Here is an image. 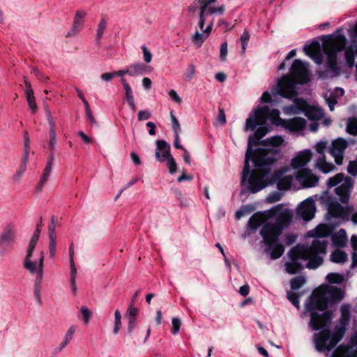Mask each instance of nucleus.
<instances>
[{
  "label": "nucleus",
  "instance_id": "nucleus-1",
  "mask_svg": "<svg viewBox=\"0 0 357 357\" xmlns=\"http://www.w3.org/2000/svg\"><path fill=\"white\" fill-rule=\"evenodd\" d=\"M279 114L278 109L271 110L268 106H262L257 107L246 119L245 130L255 131L248 138L241 185L250 193L258 192L271 183L269 175L273 165L277 161L278 152L274 149H254L252 146L261 144V139L268 131L266 125L267 119H274Z\"/></svg>",
  "mask_w": 357,
  "mask_h": 357
},
{
  "label": "nucleus",
  "instance_id": "nucleus-2",
  "mask_svg": "<svg viewBox=\"0 0 357 357\" xmlns=\"http://www.w3.org/2000/svg\"><path fill=\"white\" fill-rule=\"evenodd\" d=\"M343 298V293L339 288L335 287L326 291L312 293L305 303V314H308L309 327L314 331H320L313 335V342L319 352H324L326 356L342 340L345 329L335 326L331 332L333 312L326 310L330 301H338Z\"/></svg>",
  "mask_w": 357,
  "mask_h": 357
},
{
  "label": "nucleus",
  "instance_id": "nucleus-3",
  "mask_svg": "<svg viewBox=\"0 0 357 357\" xmlns=\"http://www.w3.org/2000/svg\"><path fill=\"white\" fill-rule=\"evenodd\" d=\"M269 217L273 218L275 221L265 222L259 233L265 252L271 259H277L284 252L285 248L281 242L280 236L290 225L292 216L288 209H284L282 204H278L269 210Z\"/></svg>",
  "mask_w": 357,
  "mask_h": 357
},
{
  "label": "nucleus",
  "instance_id": "nucleus-4",
  "mask_svg": "<svg viewBox=\"0 0 357 357\" xmlns=\"http://www.w3.org/2000/svg\"><path fill=\"white\" fill-rule=\"evenodd\" d=\"M328 241L324 236L312 240L310 245H296L289 252V261L285 263L286 271L291 275L299 273L303 269L301 261H307L306 267L310 269L318 268L324 262L326 253Z\"/></svg>",
  "mask_w": 357,
  "mask_h": 357
},
{
  "label": "nucleus",
  "instance_id": "nucleus-5",
  "mask_svg": "<svg viewBox=\"0 0 357 357\" xmlns=\"http://www.w3.org/2000/svg\"><path fill=\"white\" fill-rule=\"evenodd\" d=\"M289 70L291 75L289 74L283 75L278 80L275 89V92L273 93L296 101L298 100L296 85L307 83L310 80V75L307 63L301 59H295Z\"/></svg>",
  "mask_w": 357,
  "mask_h": 357
},
{
  "label": "nucleus",
  "instance_id": "nucleus-6",
  "mask_svg": "<svg viewBox=\"0 0 357 357\" xmlns=\"http://www.w3.org/2000/svg\"><path fill=\"white\" fill-rule=\"evenodd\" d=\"M321 199L326 206L328 215L332 218H340L343 220L349 219L351 211V206H342L334 197L331 196L322 197Z\"/></svg>",
  "mask_w": 357,
  "mask_h": 357
},
{
  "label": "nucleus",
  "instance_id": "nucleus-7",
  "mask_svg": "<svg viewBox=\"0 0 357 357\" xmlns=\"http://www.w3.org/2000/svg\"><path fill=\"white\" fill-rule=\"evenodd\" d=\"M43 261L44 252L42 251L40 253V257L38 261L33 262L31 259H25L24 262V267L31 274H36L35 284H41L43 275Z\"/></svg>",
  "mask_w": 357,
  "mask_h": 357
},
{
  "label": "nucleus",
  "instance_id": "nucleus-8",
  "mask_svg": "<svg viewBox=\"0 0 357 357\" xmlns=\"http://www.w3.org/2000/svg\"><path fill=\"white\" fill-rule=\"evenodd\" d=\"M348 146L346 139L337 138L335 139L330 146L329 153L334 158L335 162L337 165H341L343 162L345 149Z\"/></svg>",
  "mask_w": 357,
  "mask_h": 357
},
{
  "label": "nucleus",
  "instance_id": "nucleus-9",
  "mask_svg": "<svg viewBox=\"0 0 357 357\" xmlns=\"http://www.w3.org/2000/svg\"><path fill=\"white\" fill-rule=\"evenodd\" d=\"M15 231L11 225H8L0 234V253L4 254L11 248L15 240Z\"/></svg>",
  "mask_w": 357,
  "mask_h": 357
},
{
  "label": "nucleus",
  "instance_id": "nucleus-10",
  "mask_svg": "<svg viewBox=\"0 0 357 357\" xmlns=\"http://www.w3.org/2000/svg\"><path fill=\"white\" fill-rule=\"evenodd\" d=\"M316 212L315 203L312 198H307L303 201L298 207V215L305 221L312 220Z\"/></svg>",
  "mask_w": 357,
  "mask_h": 357
},
{
  "label": "nucleus",
  "instance_id": "nucleus-11",
  "mask_svg": "<svg viewBox=\"0 0 357 357\" xmlns=\"http://www.w3.org/2000/svg\"><path fill=\"white\" fill-rule=\"evenodd\" d=\"M296 180L305 188L315 186L319 181V177L314 174L308 168H303L298 171Z\"/></svg>",
  "mask_w": 357,
  "mask_h": 357
},
{
  "label": "nucleus",
  "instance_id": "nucleus-12",
  "mask_svg": "<svg viewBox=\"0 0 357 357\" xmlns=\"http://www.w3.org/2000/svg\"><path fill=\"white\" fill-rule=\"evenodd\" d=\"M278 119L279 122L278 124L281 125L286 130L297 132L302 130L305 128L306 126V121L305 119L301 117H294L290 119H282L278 116H276Z\"/></svg>",
  "mask_w": 357,
  "mask_h": 357
},
{
  "label": "nucleus",
  "instance_id": "nucleus-13",
  "mask_svg": "<svg viewBox=\"0 0 357 357\" xmlns=\"http://www.w3.org/2000/svg\"><path fill=\"white\" fill-rule=\"evenodd\" d=\"M353 184V179L347 176L345 178L344 182L335 188V193L339 197L340 201L342 203L347 204L349 202Z\"/></svg>",
  "mask_w": 357,
  "mask_h": 357
},
{
  "label": "nucleus",
  "instance_id": "nucleus-14",
  "mask_svg": "<svg viewBox=\"0 0 357 357\" xmlns=\"http://www.w3.org/2000/svg\"><path fill=\"white\" fill-rule=\"evenodd\" d=\"M286 169H280L275 171L272 175V180L273 182H277V187L280 190H288L292 183L293 177L291 176L282 175L285 173Z\"/></svg>",
  "mask_w": 357,
  "mask_h": 357
},
{
  "label": "nucleus",
  "instance_id": "nucleus-15",
  "mask_svg": "<svg viewBox=\"0 0 357 357\" xmlns=\"http://www.w3.org/2000/svg\"><path fill=\"white\" fill-rule=\"evenodd\" d=\"M312 156L310 149H305L291 160V165L295 169L304 167L310 161Z\"/></svg>",
  "mask_w": 357,
  "mask_h": 357
},
{
  "label": "nucleus",
  "instance_id": "nucleus-16",
  "mask_svg": "<svg viewBox=\"0 0 357 357\" xmlns=\"http://www.w3.org/2000/svg\"><path fill=\"white\" fill-rule=\"evenodd\" d=\"M170 145L163 139H158L156 141L155 158L157 160L162 162L169 157Z\"/></svg>",
  "mask_w": 357,
  "mask_h": 357
},
{
  "label": "nucleus",
  "instance_id": "nucleus-17",
  "mask_svg": "<svg viewBox=\"0 0 357 357\" xmlns=\"http://www.w3.org/2000/svg\"><path fill=\"white\" fill-rule=\"evenodd\" d=\"M54 160V152L50 151L49 158L47 159V162L46 166L44 169V172L42 175V177L36 187V190L37 192H41L43 186L46 183L47 181L50 178L52 169L53 161Z\"/></svg>",
  "mask_w": 357,
  "mask_h": 357
},
{
  "label": "nucleus",
  "instance_id": "nucleus-18",
  "mask_svg": "<svg viewBox=\"0 0 357 357\" xmlns=\"http://www.w3.org/2000/svg\"><path fill=\"white\" fill-rule=\"evenodd\" d=\"M86 13L83 10L76 12L71 29L67 33L66 37H71L77 35L80 31L84 22Z\"/></svg>",
  "mask_w": 357,
  "mask_h": 357
},
{
  "label": "nucleus",
  "instance_id": "nucleus-19",
  "mask_svg": "<svg viewBox=\"0 0 357 357\" xmlns=\"http://www.w3.org/2000/svg\"><path fill=\"white\" fill-rule=\"evenodd\" d=\"M213 25V22H211L207 24L206 29L202 31V33H200L199 31L197 30L195 33L192 36V42L197 47H201L204 42L208 38L212 31Z\"/></svg>",
  "mask_w": 357,
  "mask_h": 357
},
{
  "label": "nucleus",
  "instance_id": "nucleus-20",
  "mask_svg": "<svg viewBox=\"0 0 357 357\" xmlns=\"http://www.w3.org/2000/svg\"><path fill=\"white\" fill-rule=\"evenodd\" d=\"M315 167L324 174H328L335 169V166L326 160V155L318 156L315 162Z\"/></svg>",
  "mask_w": 357,
  "mask_h": 357
},
{
  "label": "nucleus",
  "instance_id": "nucleus-21",
  "mask_svg": "<svg viewBox=\"0 0 357 357\" xmlns=\"http://www.w3.org/2000/svg\"><path fill=\"white\" fill-rule=\"evenodd\" d=\"M283 142L284 139L282 137L275 136L262 140L261 145L266 146H270L271 147L269 149H274L276 150V151L278 152V156L277 158L278 160L281 157L280 150L279 149L278 146H280Z\"/></svg>",
  "mask_w": 357,
  "mask_h": 357
},
{
  "label": "nucleus",
  "instance_id": "nucleus-22",
  "mask_svg": "<svg viewBox=\"0 0 357 357\" xmlns=\"http://www.w3.org/2000/svg\"><path fill=\"white\" fill-rule=\"evenodd\" d=\"M333 244L339 248L346 245L347 242V236L344 229H340L337 232L333 234L331 236Z\"/></svg>",
  "mask_w": 357,
  "mask_h": 357
},
{
  "label": "nucleus",
  "instance_id": "nucleus-23",
  "mask_svg": "<svg viewBox=\"0 0 357 357\" xmlns=\"http://www.w3.org/2000/svg\"><path fill=\"white\" fill-rule=\"evenodd\" d=\"M354 353L351 348L341 344L333 351L330 357H354Z\"/></svg>",
  "mask_w": 357,
  "mask_h": 357
},
{
  "label": "nucleus",
  "instance_id": "nucleus-24",
  "mask_svg": "<svg viewBox=\"0 0 357 357\" xmlns=\"http://www.w3.org/2000/svg\"><path fill=\"white\" fill-rule=\"evenodd\" d=\"M347 253L340 250H335L331 254V260L333 263L344 264L347 261Z\"/></svg>",
  "mask_w": 357,
  "mask_h": 357
},
{
  "label": "nucleus",
  "instance_id": "nucleus-25",
  "mask_svg": "<svg viewBox=\"0 0 357 357\" xmlns=\"http://www.w3.org/2000/svg\"><path fill=\"white\" fill-rule=\"evenodd\" d=\"M40 234V229H36L29 244V247L27 249V253L26 255L25 259H31L32 256V253L33 250L35 249V247L36 245V243L38 241L39 236Z\"/></svg>",
  "mask_w": 357,
  "mask_h": 357
},
{
  "label": "nucleus",
  "instance_id": "nucleus-26",
  "mask_svg": "<svg viewBox=\"0 0 357 357\" xmlns=\"http://www.w3.org/2000/svg\"><path fill=\"white\" fill-rule=\"evenodd\" d=\"M107 22L105 17H102L97 28L96 33V42L98 45L100 44V40L104 34V32L107 28Z\"/></svg>",
  "mask_w": 357,
  "mask_h": 357
},
{
  "label": "nucleus",
  "instance_id": "nucleus-27",
  "mask_svg": "<svg viewBox=\"0 0 357 357\" xmlns=\"http://www.w3.org/2000/svg\"><path fill=\"white\" fill-rule=\"evenodd\" d=\"M346 177L343 173H338L335 174L334 176L331 177L327 181V186L328 188H331L333 187L336 186L342 181H344Z\"/></svg>",
  "mask_w": 357,
  "mask_h": 357
},
{
  "label": "nucleus",
  "instance_id": "nucleus-28",
  "mask_svg": "<svg viewBox=\"0 0 357 357\" xmlns=\"http://www.w3.org/2000/svg\"><path fill=\"white\" fill-rule=\"evenodd\" d=\"M305 282L306 280L304 276H296L290 280L291 288L293 290H298L304 285Z\"/></svg>",
  "mask_w": 357,
  "mask_h": 357
},
{
  "label": "nucleus",
  "instance_id": "nucleus-29",
  "mask_svg": "<svg viewBox=\"0 0 357 357\" xmlns=\"http://www.w3.org/2000/svg\"><path fill=\"white\" fill-rule=\"evenodd\" d=\"M130 76H135L136 75L142 74L145 70L146 66L140 63H135L128 66Z\"/></svg>",
  "mask_w": 357,
  "mask_h": 357
},
{
  "label": "nucleus",
  "instance_id": "nucleus-30",
  "mask_svg": "<svg viewBox=\"0 0 357 357\" xmlns=\"http://www.w3.org/2000/svg\"><path fill=\"white\" fill-rule=\"evenodd\" d=\"M305 116L309 119L317 120L321 117L322 113L320 109L312 107L306 110Z\"/></svg>",
  "mask_w": 357,
  "mask_h": 357
},
{
  "label": "nucleus",
  "instance_id": "nucleus-31",
  "mask_svg": "<svg viewBox=\"0 0 357 357\" xmlns=\"http://www.w3.org/2000/svg\"><path fill=\"white\" fill-rule=\"evenodd\" d=\"M346 47H340L338 46H335L333 47H331L330 50H328L326 52L327 55V60L328 61H337V55L338 52L344 50Z\"/></svg>",
  "mask_w": 357,
  "mask_h": 357
},
{
  "label": "nucleus",
  "instance_id": "nucleus-32",
  "mask_svg": "<svg viewBox=\"0 0 357 357\" xmlns=\"http://www.w3.org/2000/svg\"><path fill=\"white\" fill-rule=\"evenodd\" d=\"M326 280L331 284H340L342 282L343 277L337 273H330L327 275Z\"/></svg>",
  "mask_w": 357,
  "mask_h": 357
},
{
  "label": "nucleus",
  "instance_id": "nucleus-33",
  "mask_svg": "<svg viewBox=\"0 0 357 357\" xmlns=\"http://www.w3.org/2000/svg\"><path fill=\"white\" fill-rule=\"evenodd\" d=\"M79 313L82 314V319L83 320L85 325H88L89 323L91 312L88 307L83 305L79 309Z\"/></svg>",
  "mask_w": 357,
  "mask_h": 357
},
{
  "label": "nucleus",
  "instance_id": "nucleus-34",
  "mask_svg": "<svg viewBox=\"0 0 357 357\" xmlns=\"http://www.w3.org/2000/svg\"><path fill=\"white\" fill-rule=\"evenodd\" d=\"M25 95L27 100L28 105L31 110V113L34 114L37 111L38 108L36 102V99L34 97V93L33 92H29V93H26Z\"/></svg>",
  "mask_w": 357,
  "mask_h": 357
},
{
  "label": "nucleus",
  "instance_id": "nucleus-35",
  "mask_svg": "<svg viewBox=\"0 0 357 357\" xmlns=\"http://www.w3.org/2000/svg\"><path fill=\"white\" fill-rule=\"evenodd\" d=\"M261 225V220L259 216L257 214L252 215L248 220V226L253 229L256 230Z\"/></svg>",
  "mask_w": 357,
  "mask_h": 357
},
{
  "label": "nucleus",
  "instance_id": "nucleus-36",
  "mask_svg": "<svg viewBox=\"0 0 357 357\" xmlns=\"http://www.w3.org/2000/svg\"><path fill=\"white\" fill-rule=\"evenodd\" d=\"M121 314L119 310H116L114 312V326L113 329L114 334H117L121 326Z\"/></svg>",
  "mask_w": 357,
  "mask_h": 357
},
{
  "label": "nucleus",
  "instance_id": "nucleus-37",
  "mask_svg": "<svg viewBox=\"0 0 357 357\" xmlns=\"http://www.w3.org/2000/svg\"><path fill=\"white\" fill-rule=\"evenodd\" d=\"M167 160V165L169 169V173L174 174L177 171V165L175 162L174 158L172 155L165 159Z\"/></svg>",
  "mask_w": 357,
  "mask_h": 357
},
{
  "label": "nucleus",
  "instance_id": "nucleus-38",
  "mask_svg": "<svg viewBox=\"0 0 357 357\" xmlns=\"http://www.w3.org/2000/svg\"><path fill=\"white\" fill-rule=\"evenodd\" d=\"M249 39H250V33L247 29H245L241 36V51H242L243 54H244L245 52L247 44H248Z\"/></svg>",
  "mask_w": 357,
  "mask_h": 357
},
{
  "label": "nucleus",
  "instance_id": "nucleus-39",
  "mask_svg": "<svg viewBox=\"0 0 357 357\" xmlns=\"http://www.w3.org/2000/svg\"><path fill=\"white\" fill-rule=\"evenodd\" d=\"M45 113H46V116H47V120L48 124L50 126V132H53V133H56L55 121H54V118L52 116L51 112L48 107L45 108Z\"/></svg>",
  "mask_w": 357,
  "mask_h": 357
},
{
  "label": "nucleus",
  "instance_id": "nucleus-40",
  "mask_svg": "<svg viewBox=\"0 0 357 357\" xmlns=\"http://www.w3.org/2000/svg\"><path fill=\"white\" fill-rule=\"evenodd\" d=\"M172 328L171 329V333L174 335H177L180 331L181 325V319L177 317H173L172 319Z\"/></svg>",
  "mask_w": 357,
  "mask_h": 357
},
{
  "label": "nucleus",
  "instance_id": "nucleus-41",
  "mask_svg": "<svg viewBox=\"0 0 357 357\" xmlns=\"http://www.w3.org/2000/svg\"><path fill=\"white\" fill-rule=\"evenodd\" d=\"M287 298L295 307H299V297L296 293L288 291L287 293Z\"/></svg>",
  "mask_w": 357,
  "mask_h": 357
},
{
  "label": "nucleus",
  "instance_id": "nucleus-42",
  "mask_svg": "<svg viewBox=\"0 0 357 357\" xmlns=\"http://www.w3.org/2000/svg\"><path fill=\"white\" fill-rule=\"evenodd\" d=\"M195 66L192 63H190L188 66L185 79L187 81H191L192 79L195 77Z\"/></svg>",
  "mask_w": 357,
  "mask_h": 357
},
{
  "label": "nucleus",
  "instance_id": "nucleus-43",
  "mask_svg": "<svg viewBox=\"0 0 357 357\" xmlns=\"http://www.w3.org/2000/svg\"><path fill=\"white\" fill-rule=\"evenodd\" d=\"M228 52V45L227 42L225 41L222 43L220 45V59L222 61H225L227 60V56Z\"/></svg>",
  "mask_w": 357,
  "mask_h": 357
},
{
  "label": "nucleus",
  "instance_id": "nucleus-44",
  "mask_svg": "<svg viewBox=\"0 0 357 357\" xmlns=\"http://www.w3.org/2000/svg\"><path fill=\"white\" fill-rule=\"evenodd\" d=\"M50 243H49V250H50V257L52 259H54L56 254V237H49Z\"/></svg>",
  "mask_w": 357,
  "mask_h": 357
},
{
  "label": "nucleus",
  "instance_id": "nucleus-45",
  "mask_svg": "<svg viewBox=\"0 0 357 357\" xmlns=\"http://www.w3.org/2000/svg\"><path fill=\"white\" fill-rule=\"evenodd\" d=\"M57 223V218L53 215L51 218V224L48 227L49 237H56L55 228Z\"/></svg>",
  "mask_w": 357,
  "mask_h": 357
},
{
  "label": "nucleus",
  "instance_id": "nucleus-46",
  "mask_svg": "<svg viewBox=\"0 0 357 357\" xmlns=\"http://www.w3.org/2000/svg\"><path fill=\"white\" fill-rule=\"evenodd\" d=\"M171 120L172 123V130L174 134L179 133L181 131V125L179 123V121L176 118V116L173 114L172 112H171Z\"/></svg>",
  "mask_w": 357,
  "mask_h": 357
},
{
  "label": "nucleus",
  "instance_id": "nucleus-47",
  "mask_svg": "<svg viewBox=\"0 0 357 357\" xmlns=\"http://www.w3.org/2000/svg\"><path fill=\"white\" fill-rule=\"evenodd\" d=\"M225 11V7L224 5L219 6L218 8L215 7H208L206 11V15H212L214 13H218L220 15H222Z\"/></svg>",
  "mask_w": 357,
  "mask_h": 357
},
{
  "label": "nucleus",
  "instance_id": "nucleus-48",
  "mask_svg": "<svg viewBox=\"0 0 357 357\" xmlns=\"http://www.w3.org/2000/svg\"><path fill=\"white\" fill-rule=\"evenodd\" d=\"M349 319H350L349 310L346 307H342L341 309V317H340L341 323L348 322Z\"/></svg>",
  "mask_w": 357,
  "mask_h": 357
},
{
  "label": "nucleus",
  "instance_id": "nucleus-49",
  "mask_svg": "<svg viewBox=\"0 0 357 357\" xmlns=\"http://www.w3.org/2000/svg\"><path fill=\"white\" fill-rule=\"evenodd\" d=\"M40 290H41V284H34L33 294H34L36 302L39 305H42Z\"/></svg>",
  "mask_w": 357,
  "mask_h": 357
},
{
  "label": "nucleus",
  "instance_id": "nucleus-50",
  "mask_svg": "<svg viewBox=\"0 0 357 357\" xmlns=\"http://www.w3.org/2000/svg\"><path fill=\"white\" fill-rule=\"evenodd\" d=\"M326 148V142L320 141L318 143H317L315 146L316 151L317 153L319 154V156H321L322 155H325L324 152Z\"/></svg>",
  "mask_w": 357,
  "mask_h": 357
},
{
  "label": "nucleus",
  "instance_id": "nucleus-51",
  "mask_svg": "<svg viewBox=\"0 0 357 357\" xmlns=\"http://www.w3.org/2000/svg\"><path fill=\"white\" fill-rule=\"evenodd\" d=\"M349 34L351 38V44H357V22L349 31Z\"/></svg>",
  "mask_w": 357,
  "mask_h": 357
},
{
  "label": "nucleus",
  "instance_id": "nucleus-52",
  "mask_svg": "<svg viewBox=\"0 0 357 357\" xmlns=\"http://www.w3.org/2000/svg\"><path fill=\"white\" fill-rule=\"evenodd\" d=\"M84 109H85V111H86V114L88 120L92 124L96 123V122L95 118L93 117V116L92 114V112H91V111L90 109V107H89V102H85V104H84Z\"/></svg>",
  "mask_w": 357,
  "mask_h": 357
},
{
  "label": "nucleus",
  "instance_id": "nucleus-53",
  "mask_svg": "<svg viewBox=\"0 0 357 357\" xmlns=\"http://www.w3.org/2000/svg\"><path fill=\"white\" fill-rule=\"evenodd\" d=\"M281 198H282V195L280 192H274L270 194L267 197V201L269 203H274V202H276L280 200Z\"/></svg>",
  "mask_w": 357,
  "mask_h": 357
},
{
  "label": "nucleus",
  "instance_id": "nucleus-54",
  "mask_svg": "<svg viewBox=\"0 0 357 357\" xmlns=\"http://www.w3.org/2000/svg\"><path fill=\"white\" fill-rule=\"evenodd\" d=\"M151 117V114L148 110H140L138 112V121H144L150 119Z\"/></svg>",
  "mask_w": 357,
  "mask_h": 357
},
{
  "label": "nucleus",
  "instance_id": "nucleus-55",
  "mask_svg": "<svg viewBox=\"0 0 357 357\" xmlns=\"http://www.w3.org/2000/svg\"><path fill=\"white\" fill-rule=\"evenodd\" d=\"M56 143V133H53V132H50L49 148L50 151L54 152Z\"/></svg>",
  "mask_w": 357,
  "mask_h": 357
},
{
  "label": "nucleus",
  "instance_id": "nucleus-56",
  "mask_svg": "<svg viewBox=\"0 0 357 357\" xmlns=\"http://www.w3.org/2000/svg\"><path fill=\"white\" fill-rule=\"evenodd\" d=\"M76 331V326H71L64 336V340L70 342V341L72 340L75 333Z\"/></svg>",
  "mask_w": 357,
  "mask_h": 357
},
{
  "label": "nucleus",
  "instance_id": "nucleus-57",
  "mask_svg": "<svg viewBox=\"0 0 357 357\" xmlns=\"http://www.w3.org/2000/svg\"><path fill=\"white\" fill-rule=\"evenodd\" d=\"M217 121L221 125H225L226 123V116L223 108H219Z\"/></svg>",
  "mask_w": 357,
  "mask_h": 357
},
{
  "label": "nucleus",
  "instance_id": "nucleus-58",
  "mask_svg": "<svg viewBox=\"0 0 357 357\" xmlns=\"http://www.w3.org/2000/svg\"><path fill=\"white\" fill-rule=\"evenodd\" d=\"M128 318L136 319L138 313L137 307H134L132 303H130L128 309Z\"/></svg>",
  "mask_w": 357,
  "mask_h": 357
},
{
  "label": "nucleus",
  "instance_id": "nucleus-59",
  "mask_svg": "<svg viewBox=\"0 0 357 357\" xmlns=\"http://www.w3.org/2000/svg\"><path fill=\"white\" fill-rule=\"evenodd\" d=\"M348 172L354 176H357V163L350 161L347 167Z\"/></svg>",
  "mask_w": 357,
  "mask_h": 357
},
{
  "label": "nucleus",
  "instance_id": "nucleus-60",
  "mask_svg": "<svg viewBox=\"0 0 357 357\" xmlns=\"http://www.w3.org/2000/svg\"><path fill=\"white\" fill-rule=\"evenodd\" d=\"M347 131L352 135H357V124L349 122L347 125Z\"/></svg>",
  "mask_w": 357,
  "mask_h": 357
},
{
  "label": "nucleus",
  "instance_id": "nucleus-61",
  "mask_svg": "<svg viewBox=\"0 0 357 357\" xmlns=\"http://www.w3.org/2000/svg\"><path fill=\"white\" fill-rule=\"evenodd\" d=\"M217 0H198V3H201V7L199 8V10H204L205 12L208 10V6L215 3Z\"/></svg>",
  "mask_w": 357,
  "mask_h": 357
},
{
  "label": "nucleus",
  "instance_id": "nucleus-62",
  "mask_svg": "<svg viewBox=\"0 0 357 357\" xmlns=\"http://www.w3.org/2000/svg\"><path fill=\"white\" fill-rule=\"evenodd\" d=\"M205 15H206V12L199 10V26L202 31L205 29H204L205 24Z\"/></svg>",
  "mask_w": 357,
  "mask_h": 357
},
{
  "label": "nucleus",
  "instance_id": "nucleus-63",
  "mask_svg": "<svg viewBox=\"0 0 357 357\" xmlns=\"http://www.w3.org/2000/svg\"><path fill=\"white\" fill-rule=\"evenodd\" d=\"M142 50L143 51L144 59L146 63H149L152 59V54L150 51L146 48L145 45L142 47Z\"/></svg>",
  "mask_w": 357,
  "mask_h": 357
},
{
  "label": "nucleus",
  "instance_id": "nucleus-64",
  "mask_svg": "<svg viewBox=\"0 0 357 357\" xmlns=\"http://www.w3.org/2000/svg\"><path fill=\"white\" fill-rule=\"evenodd\" d=\"M77 135L79 137H80V138L82 139V140L83 141V142L84 144H89L92 143L93 139L91 137H89L88 135H86L83 131H82V130L78 131Z\"/></svg>",
  "mask_w": 357,
  "mask_h": 357
}]
</instances>
